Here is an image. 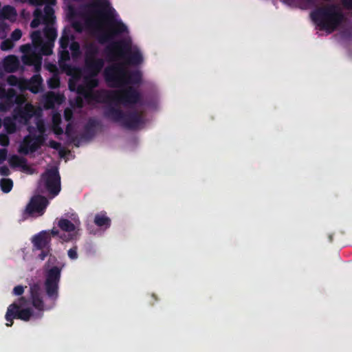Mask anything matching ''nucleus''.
I'll use <instances>...</instances> for the list:
<instances>
[{"label":"nucleus","instance_id":"obj_51","mask_svg":"<svg viewBox=\"0 0 352 352\" xmlns=\"http://www.w3.org/2000/svg\"><path fill=\"white\" fill-rule=\"evenodd\" d=\"M46 2V0H30V3L34 6H41Z\"/></svg>","mask_w":352,"mask_h":352},{"label":"nucleus","instance_id":"obj_32","mask_svg":"<svg viewBox=\"0 0 352 352\" xmlns=\"http://www.w3.org/2000/svg\"><path fill=\"white\" fill-rule=\"evenodd\" d=\"M2 15L5 19H10L11 17H14L16 15V12L14 8L6 6L3 8Z\"/></svg>","mask_w":352,"mask_h":352},{"label":"nucleus","instance_id":"obj_41","mask_svg":"<svg viewBox=\"0 0 352 352\" xmlns=\"http://www.w3.org/2000/svg\"><path fill=\"white\" fill-rule=\"evenodd\" d=\"M40 250L41 252L38 255V258L41 261H44L45 259V258L50 255L52 248H46V249H43V250Z\"/></svg>","mask_w":352,"mask_h":352},{"label":"nucleus","instance_id":"obj_49","mask_svg":"<svg viewBox=\"0 0 352 352\" xmlns=\"http://www.w3.org/2000/svg\"><path fill=\"white\" fill-rule=\"evenodd\" d=\"M344 7L348 10H352V0H342Z\"/></svg>","mask_w":352,"mask_h":352},{"label":"nucleus","instance_id":"obj_53","mask_svg":"<svg viewBox=\"0 0 352 352\" xmlns=\"http://www.w3.org/2000/svg\"><path fill=\"white\" fill-rule=\"evenodd\" d=\"M50 234H51L53 236H58V234H59V231H58L57 229L54 228V229H52V230H51Z\"/></svg>","mask_w":352,"mask_h":352},{"label":"nucleus","instance_id":"obj_45","mask_svg":"<svg viewBox=\"0 0 352 352\" xmlns=\"http://www.w3.org/2000/svg\"><path fill=\"white\" fill-rule=\"evenodd\" d=\"M49 146L55 150H59L61 147V144L55 140H50L49 141Z\"/></svg>","mask_w":352,"mask_h":352},{"label":"nucleus","instance_id":"obj_30","mask_svg":"<svg viewBox=\"0 0 352 352\" xmlns=\"http://www.w3.org/2000/svg\"><path fill=\"white\" fill-rule=\"evenodd\" d=\"M0 186L1 190L5 193H8L11 191L13 187V182L11 179L3 178L0 179Z\"/></svg>","mask_w":352,"mask_h":352},{"label":"nucleus","instance_id":"obj_7","mask_svg":"<svg viewBox=\"0 0 352 352\" xmlns=\"http://www.w3.org/2000/svg\"><path fill=\"white\" fill-rule=\"evenodd\" d=\"M107 56L112 60L124 59L129 65H138L143 61L139 50H132L131 41L122 39L112 42L105 49Z\"/></svg>","mask_w":352,"mask_h":352},{"label":"nucleus","instance_id":"obj_57","mask_svg":"<svg viewBox=\"0 0 352 352\" xmlns=\"http://www.w3.org/2000/svg\"><path fill=\"white\" fill-rule=\"evenodd\" d=\"M26 47H29V46H28V45H22L21 48V50H23V49L26 48Z\"/></svg>","mask_w":352,"mask_h":352},{"label":"nucleus","instance_id":"obj_12","mask_svg":"<svg viewBox=\"0 0 352 352\" xmlns=\"http://www.w3.org/2000/svg\"><path fill=\"white\" fill-rule=\"evenodd\" d=\"M35 109L31 103H26L24 105L18 104L13 110L14 118L20 124H27L34 116Z\"/></svg>","mask_w":352,"mask_h":352},{"label":"nucleus","instance_id":"obj_47","mask_svg":"<svg viewBox=\"0 0 352 352\" xmlns=\"http://www.w3.org/2000/svg\"><path fill=\"white\" fill-rule=\"evenodd\" d=\"M8 151L6 148L0 149V164L5 161L7 157Z\"/></svg>","mask_w":352,"mask_h":352},{"label":"nucleus","instance_id":"obj_38","mask_svg":"<svg viewBox=\"0 0 352 352\" xmlns=\"http://www.w3.org/2000/svg\"><path fill=\"white\" fill-rule=\"evenodd\" d=\"M34 140H35L36 144L38 145V148H39L41 146H43L46 140V135L45 134H39L38 135H32Z\"/></svg>","mask_w":352,"mask_h":352},{"label":"nucleus","instance_id":"obj_18","mask_svg":"<svg viewBox=\"0 0 352 352\" xmlns=\"http://www.w3.org/2000/svg\"><path fill=\"white\" fill-rule=\"evenodd\" d=\"M3 69L7 72H14L19 67V60L14 55L6 56L3 62Z\"/></svg>","mask_w":352,"mask_h":352},{"label":"nucleus","instance_id":"obj_25","mask_svg":"<svg viewBox=\"0 0 352 352\" xmlns=\"http://www.w3.org/2000/svg\"><path fill=\"white\" fill-rule=\"evenodd\" d=\"M60 230L65 232H73L76 229L75 225L69 220L66 219H60L58 223Z\"/></svg>","mask_w":352,"mask_h":352},{"label":"nucleus","instance_id":"obj_9","mask_svg":"<svg viewBox=\"0 0 352 352\" xmlns=\"http://www.w3.org/2000/svg\"><path fill=\"white\" fill-rule=\"evenodd\" d=\"M42 186L53 197L58 195L60 191V176L56 168L49 169L42 174L38 188Z\"/></svg>","mask_w":352,"mask_h":352},{"label":"nucleus","instance_id":"obj_34","mask_svg":"<svg viewBox=\"0 0 352 352\" xmlns=\"http://www.w3.org/2000/svg\"><path fill=\"white\" fill-rule=\"evenodd\" d=\"M47 85L50 89H54L60 86V79L57 76H53L47 80Z\"/></svg>","mask_w":352,"mask_h":352},{"label":"nucleus","instance_id":"obj_20","mask_svg":"<svg viewBox=\"0 0 352 352\" xmlns=\"http://www.w3.org/2000/svg\"><path fill=\"white\" fill-rule=\"evenodd\" d=\"M99 124V122L94 119H90L87 124L85 126L83 137L85 138L91 139L96 135V127Z\"/></svg>","mask_w":352,"mask_h":352},{"label":"nucleus","instance_id":"obj_54","mask_svg":"<svg viewBox=\"0 0 352 352\" xmlns=\"http://www.w3.org/2000/svg\"><path fill=\"white\" fill-rule=\"evenodd\" d=\"M328 238H329V242L333 241V235L332 234H329Z\"/></svg>","mask_w":352,"mask_h":352},{"label":"nucleus","instance_id":"obj_40","mask_svg":"<svg viewBox=\"0 0 352 352\" xmlns=\"http://www.w3.org/2000/svg\"><path fill=\"white\" fill-rule=\"evenodd\" d=\"M10 140L7 134L0 133V145L7 146L9 145Z\"/></svg>","mask_w":352,"mask_h":352},{"label":"nucleus","instance_id":"obj_26","mask_svg":"<svg viewBox=\"0 0 352 352\" xmlns=\"http://www.w3.org/2000/svg\"><path fill=\"white\" fill-rule=\"evenodd\" d=\"M34 19L30 23L32 28H36L42 23L43 12L41 9L36 8L33 12Z\"/></svg>","mask_w":352,"mask_h":352},{"label":"nucleus","instance_id":"obj_44","mask_svg":"<svg viewBox=\"0 0 352 352\" xmlns=\"http://www.w3.org/2000/svg\"><path fill=\"white\" fill-rule=\"evenodd\" d=\"M24 293V287L22 285H17L14 287L12 294L14 296H21Z\"/></svg>","mask_w":352,"mask_h":352},{"label":"nucleus","instance_id":"obj_35","mask_svg":"<svg viewBox=\"0 0 352 352\" xmlns=\"http://www.w3.org/2000/svg\"><path fill=\"white\" fill-rule=\"evenodd\" d=\"M14 45V42L10 38H7L1 42L0 48L2 51H8L12 49Z\"/></svg>","mask_w":352,"mask_h":352},{"label":"nucleus","instance_id":"obj_6","mask_svg":"<svg viewBox=\"0 0 352 352\" xmlns=\"http://www.w3.org/2000/svg\"><path fill=\"white\" fill-rule=\"evenodd\" d=\"M104 116L114 122L120 123L126 129L134 130L144 123V112L133 109L124 112L118 107H106Z\"/></svg>","mask_w":352,"mask_h":352},{"label":"nucleus","instance_id":"obj_24","mask_svg":"<svg viewBox=\"0 0 352 352\" xmlns=\"http://www.w3.org/2000/svg\"><path fill=\"white\" fill-rule=\"evenodd\" d=\"M16 120L12 117H6L3 120V126L6 132L9 134L14 133L16 130Z\"/></svg>","mask_w":352,"mask_h":352},{"label":"nucleus","instance_id":"obj_13","mask_svg":"<svg viewBox=\"0 0 352 352\" xmlns=\"http://www.w3.org/2000/svg\"><path fill=\"white\" fill-rule=\"evenodd\" d=\"M30 298L32 306L38 311H43V287L40 281L30 284Z\"/></svg>","mask_w":352,"mask_h":352},{"label":"nucleus","instance_id":"obj_2","mask_svg":"<svg viewBox=\"0 0 352 352\" xmlns=\"http://www.w3.org/2000/svg\"><path fill=\"white\" fill-rule=\"evenodd\" d=\"M94 12L102 18L107 24V30L98 36V41L104 44L110 42L115 36L128 33L126 25L114 16L115 10L107 1L98 2L93 5Z\"/></svg>","mask_w":352,"mask_h":352},{"label":"nucleus","instance_id":"obj_23","mask_svg":"<svg viewBox=\"0 0 352 352\" xmlns=\"http://www.w3.org/2000/svg\"><path fill=\"white\" fill-rule=\"evenodd\" d=\"M43 34L49 42L54 43L57 37V31L53 25H45L43 28Z\"/></svg>","mask_w":352,"mask_h":352},{"label":"nucleus","instance_id":"obj_15","mask_svg":"<svg viewBox=\"0 0 352 352\" xmlns=\"http://www.w3.org/2000/svg\"><path fill=\"white\" fill-rule=\"evenodd\" d=\"M34 249L40 250L51 248V236L46 231H41L34 235L32 240Z\"/></svg>","mask_w":352,"mask_h":352},{"label":"nucleus","instance_id":"obj_16","mask_svg":"<svg viewBox=\"0 0 352 352\" xmlns=\"http://www.w3.org/2000/svg\"><path fill=\"white\" fill-rule=\"evenodd\" d=\"M38 149V145L36 144L33 136L32 135H27L24 137L19 146V152L28 155L36 152Z\"/></svg>","mask_w":352,"mask_h":352},{"label":"nucleus","instance_id":"obj_43","mask_svg":"<svg viewBox=\"0 0 352 352\" xmlns=\"http://www.w3.org/2000/svg\"><path fill=\"white\" fill-rule=\"evenodd\" d=\"M67 254L71 259H76L78 258L77 247L74 246L70 248L67 252Z\"/></svg>","mask_w":352,"mask_h":352},{"label":"nucleus","instance_id":"obj_14","mask_svg":"<svg viewBox=\"0 0 352 352\" xmlns=\"http://www.w3.org/2000/svg\"><path fill=\"white\" fill-rule=\"evenodd\" d=\"M16 94L14 89L10 88L6 89L3 85L0 83V99L3 101L0 102V110L3 111H8L14 104Z\"/></svg>","mask_w":352,"mask_h":352},{"label":"nucleus","instance_id":"obj_58","mask_svg":"<svg viewBox=\"0 0 352 352\" xmlns=\"http://www.w3.org/2000/svg\"><path fill=\"white\" fill-rule=\"evenodd\" d=\"M65 119H66L67 120H69L70 119V117H69V116H68L66 113H65Z\"/></svg>","mask_w":352,"mask_h":352},{"label":"nucleus","instance_id":"obj_28","mask_svg":"<svg viewBox=\"0 0 352 352\" xmlns=\"http://www.w3.org/2000/svg\"><path fill=\"white\" fill-rule=\"evenodd\" d=\"M71 38L74 39V36L64 30L59 40L60 47L61 49H67Z\"/></svg>","mask_w":352,"mask_h":352},{"label":"nucleus","instance_id":"obj_3","mask_svg":"<svg viewBox=\"0 0 352 352\" xmlns=\"http://www.w3.org/2000/svg\"><path fill=\"white\" fill-rule=\"evenodd\" d=\"M103 76L107 85L111 88L124 89L128 85H140L142 78L140 71H129L122 63L107 66L104 70Z\"/></svg>","mask_w":352,"mask_h":352},{"label":"nucleus","instance_id":"obj_21","mask_svg":"<svg viewBox=\"0 0 352 352\" xmlns=\"http://www.w3.org/2000/svg\"><path fill=\"white\" fill-rule=\"evenodd\" d=\"M8 162L10 166L12 168L19 167L23 168V170H26L28 168L27 164V160L25 157H20L17 155H12L10 157Z\"/></svg>","mask_w":352,"mask_h":352},{"label":"nucleus","instance_id":"obj_56","mask_svg":"<svg viewBox=\"0 0 352 352\" xmlns=\"http://www.w3.org/2000/svg\"><path fill=\"white\" fill-rule=\"evenodd\" d=\"M69 126H70V124H67V128H66V133H68Z\"/></svg>","mask_w":352,"mask_h":352},{"label":"nucleus","instance_id":"obj_33","mask_svg":"<svg viewBox=\"0 0 352 352\" xmlns=\"http://www.w3.org/2000/svg\"><path fill=\"white\" fill-rule=\"evenodd\" d=\"M53 47H54V43L47 41L46 43H43L41 48V52L42 54L45 56H50L53 52Z\"/></svg>","mask_w":352,"mask_h":352},{"label":"nucleus","instance_id":"obj_10","mask_svg":"<svg viewBox=\"0 0 352 352\" xmlns=\"http://www.w3.org/2000/svg\"><path fill=\"white\" fill-rule=\"evenodd\" d=\"M62 267L54 266L46 272L45 289L47 296L55 300L58 296V285L60 280Z\"/></svg>","mask_w":352,"mask_h":352},{"label":"nucleus","instance_id":"obj_1","mask_svg":"<svg viewBox=\"0 0 352 352\" xmlns=\"http://www.w3.org/2000/svg\"><path fill=\"white\" fill-rule=\"evenodd\" d=\"M91 97L97 102L107 104V107L122 105L132 107L135 105H144L142 94L133 86L118 90H98Z\"/></svg>","mask_w":352,"mask_h":352},{"label":"nucleus","instance_id":"obj_4","mask_svg":"<svg viewBox=\"0 0 352 352\" xmlns=\"http://www.w3.org/2000/svg\"><path fill=\"white\" fill-rule=\"evenodd\" d=\"M84 49L85 72L86 73L85 84L88 89H92L99 85L97 76L104 66V60L98 57L99 47L95 43H86L84 45Z\"/></svg>","mask_w":352,"mask_h":352},{"label":"nucleus","instance_id":"obj_39","mask_svg":"<svg viewBox=\"0 0 352 352\" xmlns=\"http://www.w3.org/2000/svg\"><path fill=\"white\" fill-rule=\"evenodd\" d=\"M22 36V32L20 29H15L11 34L10 40L14 41H19Z\"/></svg>","mask_w":352,"mask_h":352},{"label":"nucleus","instance_id":"obj_22","mask_svg":"<svg viewBox=\"0 0 352 352\" xmlns=\"http://www.w3.org/2000/svg\"><path fill=\"white\" fill-rule=\"evenodd\" d=\"M94 223L98 227L108 228L111 226V219L107 216L105 212H101L95 215Z\"/></svg>","mask_w":352,"mask_h":352},{"label":"nucleus","instance_id":"obj_59","mask_svg":"<svg viewBox=\"0 0 352 352\" xmlns=\"http://www.w3.org/2000/svg\"><path fill=\"white\" fill-rule=\"evenodd\" d=\"M152 296L156 300L157 298H156V296L155 294H153Z\"/></svg>","mask_w":352,"mask_h":352},{"label":"nucleus","instance_id":"obj_31","mask_svg":"<svg viewBox=\"0 0 352 352\" xmlns=\"http://www.w3.org/2000/svg\"><path fill=\"white\" fill-rule=\"evenodd\" d=\"M73 58H78L81 55L80 46L78 42L73 41L69 45Z\"/></svg>","mask_w":352,"mask_h":352},{"label":"nucleus","instance_id":"obj_29","mask_svg":"<svg viewBox=\"0 0 352 352\" xmlns=\"http://www.w3.org/2000/svg\"><path fill=\"white\" fill-rule=\"evenodd\" d=\"M7 82L11 86H17L20 89H23L25 85V80L19 78L14 75H10L7 78Z\"/></svg>","mask_w":352,"mask_h":352},{"label":"nucleus","instance_id":"obj_42","mask_svg":"<svg viewBox=\"0 0 352 352\" xmlns=\"http://www.w3.org/2000/svg\"><path fill=\"white\" fill-rule=\"evenodd\" d=\"M36 128L40 134L45 133L46 127L43 120H40L36 122Z\"/></svg>","mask_w":352,"mask_h":352},{"label":"nucleus","instance_id":"obj_5","mask_svg":"<svg viewBox=\"0 0 352 352\" xmlns=\"http://www.w3.org/2000/svg\"><path fill=\"white\" fill-rule=\"evenodd\" d=\"M311 18L320 30L332 33L344 20V14L334 4L319 7L311 12Z\"/></svg>","mask_w":352,"mask_h":352},{"label":"nucleus","instance_id":"obj_27","mask_svg":"<svg viewBox=\"0 0 352 352\" xmlns=\"http://www.w3.org/2000/svg\"><path fill=\"white\" fill-rule=\"evenodd\" d=\"M58 95L54 92H48L45 96V106L47 108H52L58 102Z\"/></svg>","mask_w":352,"mask_h":352},{"label":"nucleus","instance_id":"obj_36","mask_svg":"<svg viewBox=\"0 0 352 352\" xmlns=\"http://www.w3.org/2000/svg\"><path fill=\"white\" fill-rule=\"evenodd\" d=\"M31 39L34 44H41L42 43L41 33L38 30H36L32 32Z\"/></svg>","mask_w":352,"mask_h":352},{"label":"nucleus","instance_id":"obj_17","mask_svg":"<svg viewBox=\"0 0 352 352\" xmlns=\"http://www.w3.org/2000/svg\"><path fill=\"white\" fill-rule=\"evenodd\" d=\"M43 82L42 77L40 74H34L28 82L25 81L27 88L33 94L39 92Z\"/></svg>","mask_w":352,"mask_h":352},{"label":"nucleus","instance_id":"obj_46","mask_svg":"<svg viewBox=\"0 0 352 352\" xmlns=\"http://www.w3.org/2000/svg\"><path fill=\"white\" fill-rule=\"evenodd\" d=\"M10 174V169L6 166H0V175L2 176H8Z\"/></svg>","mask_w":352,"mask_h":352},{"label":"nucleus","instance_id":"obj_37","mask_svg":"<svg viewBox=\"0 0 352 352\" xmlns=\"http://www.w3.org/2000/svg\"><path fill=\"white\" fill-rule=\"evenodd\" d=\"M70 55L67 49H62L59 52V62H66L69 60Z\"/></svg>","mask_w":352,"mask_h":352},{"label":"nucleus","instance_id":"obj_48","mask_svg":"<svg viewBox=\"0 0 352 352\" xmlns=\"http://www.w3.org/2000/svg\"><path fill=\"white\" fill-rule=\"evenodd\" d=\"M53 131L57 135H62L63 133V129L60 126V125L53 126Z\"/></svg>","mask_w":352,"mask_h":352},{"label":"nucleus","instance_id":"obj_8","mask_svg":"<svg viewBox=\"0 0 352 352\" xmlns=\"http://www.w3.org/2000/svg\"><path fill=\"white\" fill-rule=\"evenodd\" d=\"M30 301L24 296H21L10 304L5 315L7 321L6 326L11 327L13 324L14 319H19L23 321H29L33 316V310L30 307H27Z\"/></svg>","mask_w":352,"mask_h":352},{"label":"nucleus","instance_id":"obj_19","mask_svg":"<svg viewBox=\"0 0 352 352\" xmlns=\"http://www.w3.org/2000/svg\"><path fill=\"white\" fill-rule=\"evenodd\" d=\"M55 19L56 17L54 15V9L49 6H45L43 9L42 16L43 23L45 25H54L55 23Z\"/></svg>","mask_w":352,"mask_h":352},{"label":"nucleus","instance_id":"obj_50","mask_svg":"<svg viewBox=\"0 0 352 352\" xmlns=\"http://www.w3.org/2000/svg\"><path fill=\"white\" fill-rule=\"evenodd\" d=\"M53 126L60 125L61 119L59 115H54L52 118Z\"/></svg>","mask_w":352,"mask_h":352},{"label":"nucleus","instance_id":"obj_52","mask_svg":"<svg viewBox=\"0 0 352 352\" xmlns=\"http://www.w3.org/2000/svg\"><path fill=\"white\" fill-rule=\"evenodd\" d=\"M49 256L50 258L48 259L47 264H54L55 261H56V258L54 256L52 255L51 254H50Z\"/></svg>","mask_w":352,"mask_h":352},{"label":"nucleus","instance_id":"obj_11","mask_svg":"<svg viewBox=\"0 0 352 352\" xmlns=\"http://www.w3.org/2000/svg\"><path fill=\"white\" fill-rule=\"evenodd\" d=\"M49 204L48 199L42 195L32 197L24 210L23 214L33 216L35 213L39 216L43 215Z\"/></svg>","mask_w":352,"mask_h":352},{"label":"nucleus","instance_id":"obj_55","mask_svg":"<svg viewBox=\"0 0 352 352\" xmlns=\"http://www.w3.org/2000/svg\"><path fill=\"white\" fill-rule=\"evenodd\" d=\"M56 0H48V3L51 4H54Z\"/></svg>","mask_w":352,"mask_h":352}]
</instances>
